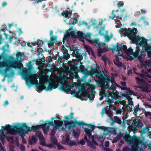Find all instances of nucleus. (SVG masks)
<instances>
[{"mask_svg":"<svg viewBox=\"0 0 151 151\" xmlns=\"http://www.w3.org/2000/svg\"><path fill=\"white\" fill-rule=\"evenodd\" d=\"M47 124L46 122H44L43 124L40 125H37L36 126H32L31 128L28 127L26 124L25 123H22V126L21 124L19 123L17 124L16 125H14L12 127L14 129H15L16 131L21 135H23L28 133V131L30 132L33 131L34 132L36 130L42 128L43 129V132L45 133V130L46 129H49L50 128L49 125H47V127L46 126Z\"/></svg>","mask_w":151,"mask_h":151,"instance_id":"obj_1","label":"nucleus"},{"mask_svg":"<svg viewBox=\"0 0 151 151\" xmlns=\"http://www.w3.org/2000/svg\"><path fill=\"white\" fill-rule=\"evenodd\" d=\"M130 132L126 131L125 134L123 136V138L125 141L128 142L131 147L130 151H141L142 149L138 146L139 145H144L145 143V138L143 137L142 138L139 136H137L134 134L132 136L129 134Z\"/></svg>","mask_w":151,"mask_h":151,"instance_id":"obj_2","label":"nucleus"},{"mask_svg":"<svg viewBox=\"0 0 151 151\" xmlns=\"http://www.w3.org/2000/svg\"><path fill=\"white\" fill-rule=\"evenodd\" d=\"M69 116H65L64 117L65 119L66 120L64 121V122L65 124V127L68 128V130H70L72 128H74L77 126L81 127L83 126H87L89 127L91 130L93 131L95 128H96L97 126H96L94 125L91 124H86L83 121H78L76 119H75L74 121L71 122H69L70 120L69 118Z\"/></svg>","mask_w":151,"mask_h":151,"instance_id":"obj_3","label":"nucleus"},{"mask_svg":"<svg viewBox=\"0 0 151 151\" xmlns=\"http://www.w3.org/2000/svg\"><path fill=\"white\" fill-rule=\"evenodd\" d=\"M89 75L92 76L93 75H94L96 77H98V81H97V85H101L102 83H104L106 81H108V79L106 77H108L107 75H103L101 71L97 68H91V70L89 71Z\"/></svg>","mask_w":151,"mask_h":151,"instance_id":"obj_4","label":"nucleus"},{"mask_svg":"<svg viewBox=\"0 0 151 151\" xmlns=\"http://www.w3.org/2000/svg\"><path fill=\"white\" fill-rule=\"evenodd\" d=\"M88 42L92 45L95 46L97 49V52L99 55H101L102 53L108 50L106 43L102 42H100L99 39L97 38L95 39L88 40Z\"/></svg>","mask_w":151,"mask_h":151,"instance_id":"obj_5","label":"nucleus"},{"mask_svg":"<svg viewBox=\"0 0 151 151\" xmlns=\"http://www.w3.org/2000/svg\"><path fill=\"white\" fill-rule=\"evenodd\" d=\"M23 74L25 78L28 79V80L26 81L27 84L28 86H30L31 85H34L37 83V75L36 74H33L29 69L23 70Z\"/></svg>","mask_w":151,"mask_h":151,"instance_id":"obj_6","label":"nucleus"},{"mask_svg":"<svg viewBox=\"0 0 151 151\" xmlns=\"http://www.w3.org/2000/svg\"><path fill=\"white\" fill-rule=\"evenodd\" d=\"M14 126L11 125L10 124L6 125L5 127L2 126L1 127V129H0V139L2 143L4 142V139L6 138L7 135L4 134V131L6 130L7 133L10 134L12 135L15 134L16 132H17L16 131L15 129H14L12 127Z\"/></svg>","mask_w":151,"mask_h":151,"instance_id":"obj_7","label":"nucleus"},{"mask_svg":"<svg viewBox=\"0 0 151 151\" xmlns=\"http://www.w3.org/2000/svg\"><path fill=\"white\" fill-rule=\"evenodd\" d=\"M111 85L110 86H108L107 88L109 90L112 89L113 91V96L112 99L115 98L116 101H114V104H116L121 103L122 101H121V96H119V93H118L117 91L114 92L116 90V87L115 86H118V85L116 83V82L114 80H111Z\"/></svg>","mask_w":151,"mask_h":151,"instance_id":"obj_8","label":"nucleus"},{"mask_svg":"<svg viewBox=\"0 0 151 151\" xmlns=\"http://www.w3.org/2000/svg\"><path fill=\"white\" fill-rule=\"evenodd\" d=\"M106 78L108 79V80L106 81L104 83H102L101 85H98L101 88L99 92V95L100 96L99 99L100 100L103 99L104 96L106 98V97H107V91H106V89H108L107 88L108 86H109L108 85L109 83L111 81V79H110V77L109 76H108V77H107Z\"/></svg>","mask_w":151,"mask_h":151,"instance_id":"obj_9","label":"nucleus"},{"mask_svg":"<svg viewBox=\"0 0 151 151\" xmlns=\"http://www.w3.org/2000/svg\"><path fill=\"white\" fill-rule=\"evenodd\" d=\"M119 31L121 32L124 31L125 32L124 34V36H127L131 40L137 34V30L135 28H133L132 29L129 28L128 29L126 28H121L119 29Z\"/></svg>","mask_w":151,"mask_h":151,"instance_id":"obj_10","label":"nucleus"},{"mask_svg":"<svg viewBox=\"0 0 151 151\" xmlns=\"http://www.w3.org/2000/svg\"><path fill=\"white\" fill-rule=\"evenodd\" d=\"M119 45H120L118 43H117L116 45L113 46L112 49V50L116 51L118 52L119 56H122L123 53L122 50L124 52H125L127 50V47L126 45H124L122 43L121 45V47Z\"/></svg>","mask_w":151,"mask_h":151,"instance_id":"obj_11","label":"nucleus"},{"mask_svg":"<svg viewBox=\"0 0 151 151\" xmlns=\"http://www.w3.org/2000/svg\"><path fill=\"white\" fill-rule=\"evenodd\" d=\"M142 51L139 49V47L137 45L136 47V51L134 52L133 56L134 58H137L139 60H141L142 58L145 57V56L142 54Z\"/></svg>","mask_w":151,"mask_h":151,"instance_id":"obj_12","label":"nucleus"},{"mask_svg":"<svg viewBox=\"0 0 151 151\" xmlns=\"http://www.w3.org/2000/svg\"><path fill=\"white\" fill-rule=\"evenodd\" d=\"M79 50L78 48L76 49L75 51H73V53L71 54L73 56H75L78 62H80L82 59V56L79 53Z\"/></svg>","mask_w":151,"mask_h":151,"instance_id":"obj_13","label":"nucleus"},{"mask_svg":"<svg viewBox=\"0 0 151 151\" xmlns=\"http://www.w3.org/2000/svg\"><path fill=\"white\" fill-rule=\"evenodd\" d=\"M83 97H87L89 99V100H90V99L91 98V96L90 93L86 89V90L82 92L81 93V95L80 96L79 99H81V100H87L86 99V98H85L84 99H83Z\"/></svg>","mask_w":151,"mask_h":151,"instance_id":"obj_14","label":"nucleus"},{"mask_svg":"<svg viewBox=\"0 0 151 151\" xmlns=\"http://www.w3.org/2000/svg\"><path fill=\"white\" fill-rule=\"evenodd\" d=\"M86 70L85 66L82 65H80L79 68H78L77 65H75L73 67L71 68V70L72 71L78 72H81L82 73L84 72L85 70Z\"/></svg>","mask_w":151,"mask_h":151,"instance_id":"obj_15","label":"nucleus"},{"mask_svg":"<svg viewBox=\"0 0 151 151\" xmlns=\"http://www.w3.org/2000/svg\"><path fill=\"white\" fill-rule=\"evenodd\" d=\"M110 119L112 122L111 123V124H113L114 123H117L119 124H121L122 121L121 119L117 116H115L114 117V119L111 117L110 118Z\"/></svg>","mask_w":151,"mask_h":151,"instance_id":"obj_16","label":"nucleus"},{"mask_svg":"<svg viewBox=\"0 0 151 151\" xmlns=\"http://www.w3.org/2000/svg\"><path fill=\"white\" fill-rule=\"evenodd\" d=\"M127 125H129L128 129L129 130V132L132 131L134 134H135V132L138 130L134 124H133V122L131 125L129 124H127Z\"/></svg>","mask_w":151,"mask_h":151,"instance_id":"obj_17","label":"nucleus"},{"mask_svg":"<svg viewBox=\"0 0 151 151\" xmlns=\"http://www.w3.org/2000/svg\"><path fill=\"white\" fill-rule=\"evenodd\" d=\"M133 124H134L136 126L137 128L138 129L139 127H142L143 125V124L139 119H134L133 121Z\"/></svg>","mask_w":151,"mask_h":151,"instance_id":"obj_18","label":"nucleus"},{"mask_svg":"<svg viewBox=\"0 0 151 151\" xmlns=\"http://www.w3.org/2000/svg\"><path fill=\"white\" fill-rule=\"evenodd\" d=\"M105 113L107 114L108 116L110 117L113 115L112 112L110 110V108H109L108 110L106 108L103 109L102 111V114H103Z\"/></svg>","mask_w":151,"mask_h":151,"instance_id":"obj_19","label":"nucleus"},{"mask_svg":"<svg viewBox=\"0 0 151 151\" xmlns=\"http://www.w3.org/2000/svg\"><path fill=\"white\" fill-rule=\"evenodd\" d=\"M57 119L58 120L62 121L61 119L58 116H56L55 117H52L51 118V121L48 120L46 121V123H47V124L51 126H54V124L53 123V120L54 119Z\"/></svg>","mask_w":151,"mask_h":151,"instance_id":"obj_20","label":"nucleus"},{"mask_svg":"<svg viewBox=\"0 0 151 151\" xmlns=\"http://www.w3.org/2000/svg\"><path fill=\"white\" fill-rule=\"evenodd\" d=\"M141 39V41H140L138 44V45H140V46H142V47L143 48L148 45L147 43V41L145 38L143 37Z\"/></svg>","mask_w":151,"mask_h":151,"instance_id":"obj_21","label":"nucleus"},{"mask_svg":"<svg viewBox=\"0 0 151 151\" xmlns=\"http://www.w3.org/2000/svg\"><path fill=\"white\" fill-rule=\"evenodd\" d=\"M142 38L140 37L137 36L136 34L133 37V38L131 39V40L133 43L137 44L138 42L140 41Z\"/></svg>","mask_w":151,"mask_h":151,"instance_id":"obj_22","label":"nucleus"},{"mask_svg":"<svg viewBox=\"0 0 151 151\" xmlns=\"http://www.w3.org/2000/svg\"><path fill=\"white\" fill-rule=\"evenodd\" d=\"M77 38L86 39V35L82 32L78 31L77 32Z\"/></svg>","mask_w":151,"mask_h":151,"instance_id":"obj_23","label":"nucleus"},{"mask_svg":"<svg viewBox=\"0 0 151 151\" xmlns=\"http://www.w3.org/2000/svg\"><path fill=\"white\" fill-rule=\"evenodd\" d=\"M5 47H6L7 49H8V48H9V45L8 44H7L3 47L2 49L3 50V52L0 55V59H1V58H4V54L5 53V52L6 51V49L5 48Z\"/></svg>","mask_w":151,"mask_h":151,"instance_id":"obj_24","label":"nucleus"},{"mask_svg":"<svg viewBox=\"0 0 151 151\" xmlns=\"http://www.w3.org/2000/svg\"><path fill=\"white\" fill-rule=\"evenodd\" d=\"M37 88L40 91H42L43 89L45 90V89H46V87L44 84L39 83L38 84Z\"/></svg>","mask_w":151,"mask_h":151,"instance_id":"obj_25","label":"nucleus"},{"mask_svg":"<svg viewBox=\"0 0 151 151\" xmlns=\"http://www.w3.org/2000/svg\"><path fill=\"white\" fill-rule=\"evenodd\" d=\"M54 124L55 125V127L57 126V128L61 126L63 124V122L62 121H59L58 120H55L53 122Z\"/></svg>","mask_w":151,"mask_h":151,"instance_id":"obj_26","label":"nucleus"},{"mask_svg":"<svg viewBox=\"0 0 151 151\" xmlns=\"http://www.w3.org/2000/svg\"><path fill=\"white\" fill-rule=\"evenodd\" d=\"M71 12L70 11H68V10H66L65 11H63L61 13V15L66 18H67L69 15L71 16Z\"/></svg>","mask_w":151,"mask_h":151,"instance_id":"obj_27","label":"nucleus"},{"mask_svg":"<svg viewBox=\"0 0 151 151\" xmlns=\"http://www.w3.org/2000/svg\"><path fill=\"white\" fill-rule=\"evenodd\" d=\"M37 138L35 136H34L31 137L29 140V144L31 145L35 144L36 143Z\"/></svg>","mask_w":151,"mask_h":151,"instance_id":"obj_28","label":"nucleus"},{"mask_svg":"<svg viewBox=\"0 0 151 151\" xmlns=\"http://www.w3.org/2000/svg\"><path fill=\"white\" fill-rule=\"evenodd\" d=\"M61 89L63 91L66 93H68L70 92V90H71V89L68 86H66L65 87L62 86L61 87Z\"/></svg>","mask_w":151,"mask_h":151,"instance_id":"obj_29","label":"nucleus"},{"mask_svg":"<svg viewBox=\"0 0 151 151\" xmlns=\"http://www.w3.org/2000/svg\"><path fill=\"white\" fill-rule=\"evenodd\" d=\"M114 63L118 67L122 66L123 63L119 60L118 57H116L115 61L114 62Z\"/></svg>","mask_w":151,"mask_h":151,"instance_id":"obj_30","label":"nucleus"},{"mask_svg":"<svg viewBox=\"0 0 151 151\" xmlns=\"http://www.w3.org/2000/svg\"><path fill=\"white\" fill-rule=\"evenodd\" d=\"M88 83L87 82H85L84 83H81L80 85L81 88L83 91L86 90V88L87 86L88 85Z\"/></svg>","mask_w":151,"mask_h":151,"instance_id":"obj_31","label":"nucleus"},{"mask_svg":"<svg viewBox=\"0 0 151 151\" xmlns=\"http://www.w3.org/2000/svg\"><path fill=\"white\" fill-rule=\"evenodd\" d=\"M84 129L86 134L88 136V138H90L93 131L86 128H84Z\"/></svg>","mask_w":151,"mask_h":151,"instance_id":"obj_32","label":"nucleus"},{"mask_svg":"<svg viewBox=\"0 0 151 151\" xmlns=\"http://www.w3.org/2000/svg\"><path fill=\"white\" fill-rule=\"evenodd\" d=\"M150 61L149 60H146L145 61H142L141 62V64L145 66V67H149L150 66Z\"/></svg>","mask_w":151,"mask_h":151,"instance_id":"obj_33","label":"nucleus"},{"mask_svg":"<svg viewBox=\"0 0 151 151\" xmlns=\"http://www.w3.org/2000/svg\"><path fill=\"white\" fill-rule=\"evenodd\" d=\"M142 48H144V49L143 50L147 53H148L149 52L151 51V46H150L148 45Z\"/></svg>","mask_w":151,"mask_h":151,"instance_id":"obj_34","label":"nucleus"},{"mask_svg":"<svg viewBox=\"0 0 151 151\" xmlns=\"http://www.w3.org/2000/svg\"><path fill=\"white\" fill-rule=\"evenodd\" d=\"M88 86V87L87 88V89H88V91L89 89H91V91H93V90H94L96 88V85L90 84L89 83Z\"/></svg>","mask_w":151,"mask_h":151,"instance_id":"obj_35","label":"nucleus"},{"mask_svg":"<svg viewBox=\"0 0 151 151\" xmlns=\"http://www.w3.org/2000/svg\"><path fill=\"white\" fill-rule=\"evenodd\" d=\"M125 53L127 54L133 55L134 54V52H133V50L131 47L129 48L128 49H127Z\"/></svg>","mask_w":151,"mask_h":151,"instance_id":"obj_36","label":"nucleus"},{"mask_svg":"<svg viewBox=\"0 0 151 151\" xmlns=\"http://www.w3.org/2000/svg\"><path fill=\"white\" fill-rule=\"evenodd\" d=\"M113 94V91L112 92H111V91H109V90L107 91V94H108V96L107 95V97H106V99H108V98H109L110 97H111V99H112Z\"/></svg>","mask_w":151,"mask_h":151,"instance_id":"obj_37","label":"nucleus"},{"mask_svg":"<svg viewBox=\"0 0 151 151\" xmlns=\"http://www.w3.org/2000/svg\"><path fill=\"white\" fill-rule=\"evenodd\" d=\"M120 88L122 90L124 91L125 90H128V93L130 94H131L133 93V91L131 90L129 88H127V87H122V86H120Z\"/></svg>","mask_w":151,"mask_h":151,"instance_id":"obj_38","label":"nucleus"},{"mask_svg":"<svg viewBox=\"0 0 151 151\" xmlns=\"http://www.w3.org/2000/svg\"><path fill=\"white\" fill-rule=\"evenodd\" d=\"M69 34L70 35V36L71 37L73 38H77V35H76V32L75 31H71Z\"/></svg>","mask_w":151,"mask_h":151,"instance_id":"obj_39","label":"nucleus"},{"mask_svg":"<svg viewBox=\"0 0 151 151\" xmlns=\"http://www.w3.org/2000/svg\"><path fill=\"white\" fill-rule=\"evenodd\" d=\"M70 35L69 33H67L65 35L63 38V43L65 42V40H67L70 37Z\"/></svg>","mask_w":151,"mask_h":151,"instance_id":"obj_40","label":"nucleus"},{"mask_svg":"<svg viewBox=\"0 0 151 151\" xmlns=\"http://www.w3.org/2000/svg\"><path fill=\"white\" fill-rule=\"evenodd\" d=\"M51 143L54 145H56L58 143V140L55 137H52L51 139Z\"/></svg>","mask_w":151,"mask_h":151,"instance_id":"obj_41","label":"nucleus"},{"mask_svg":"<svg viewBox=\"0 0 151 151\" xmlns=\"http://www.w3.org/2000/svg\"><path fill=\"white\" fill-rule=\"evenodd\" d=\"M6 139L8 142H10L12 143H14V139L13 137L10 136H7L6 137Z\"/></svg>","mask_w":151,"mask_h":151,"instance_id":"obj_42","label":"nucleus"},{"mask_svg":"<svg viewBox=\"0 0 151 151\" xmlns=\"http://www.w3.org/2000/svg\"><path fill=\"white\" fill-rule=\"evenodd\" d=\"M139 104H138L137 105L135 106L133 109L134 111L138 112L139 111H140V109L142 110L143 109L142 108H139Z\"/></svg>","mask_w":151,"mask_h":151,"instance_id":"obj_43","label":"nucleus"},{"mask_svg":"<svg viewBox=\"0 0 151 151\" xmlns=\"http://www.w3.org/2000/svg\"><path fill=\"white\" fill-rule=\"evenodd\" d=\"M7 62L6 61L1 62L0 61V68L5 67L7 64Z\"/></svg>","mask_w":151,"mask_h":151,"instance_id":"obj_44","label":"nucleus"},{"mask_svg":"<svg viewBox=\"0 0 151 151\" xmlns=\"http://www.w3.org/2000/svg\"><path fill=\"white\" fill-rule=\"evenodd\" d=\"M13 64L16 67L22 65L21 61H15L13 63Z\"/></svg>","mask_w":151,"mask_h":151,"instance_id":"obj_45","label":"nucleus"},{"mask_svg":"<svg viewBox=\"0 0 151 151\" xmlns=\"http://www.w3.org/2000/svg\"><path fill=\"white\" fill-rule=\"evenodd\" d=\"M69 145L70 146L72 147L73 146L77 145V143L75 141H70Z\"/></svg>","mask_w":151,"mask_h":151,"instance_id":"obj_46","label":"nucleus"},{"mask_svg":"<svg viewBox=\"0 0 151 151\" xmlns=\"http://www.w3.org/2000/svg\"><path fill=\"white\" fill-rule=\"evenodd\" d=\"M88 145L90 147L93 148V149H95L96 147L94 144L91 141L89 142L88 143Z\"/></svg>","mask_w":151,"mask_h":151,"instance_id":"obj_47","label":"nucleus"},{"mask_svg":"<svg viewBox=\"0 0 151 151\" xmlns=\"http://www.w3.org/2000/svg\"><path fill=\"white\" fill-rule=\"evenodd\" d=\"M121 96L122 97L126 98L127 100L129 99H131L129 95L127 93H122L121 94Z\"/></svg>","mask_w":151,"mask_h":151,"instance_id":"obj_48","label":"nucleus"},{"mask_svg":"<svg viewBox=\"0 0 151 151\" xmlns=\"http://www.w3.org/2000/svg\"><path fill=\"white\" fill-rule=\"evenodd\" d=\"M96 128H98L101 130H103L104 132L107 131H108L107 128L105 127L104 126H97V127Z\"/></svg>","mask_w":151,"mask_h":151,"instance_id":"obj_49","label":"nucleus"},{"mask_svg":"<svg viewBox=\"0 0 151 151\" xmlns=\"http://www.w3.org/2000/svg\"><path fill=\"white\" fill-rule=\"evenodd\" d=\"M53 86L50 84H49L48 85V87L47 88L46 87V89H45V90L46 91H51L53 88Z\"/></svg>","mask_w":151,"mask_h":151,"instance_id":"obj_50","label":"nucleus"},{"mask_svg":"<svg viewBox=\"0 0 151 151\" xmlns=\"http://www.w3.org/2000/svg\"><path fill=\"white\" fill-rule=\"evenodd\" d=\"M6 67L4 69V72L5 73L9 71L11 68V66L9 65H8L7 63L6 66H5Z\"/></svg>","mask_w":151,"mask_h":151,"instance_id":"obj_51","label":"nucleus"},{"mask_svg":"<svg viewBox=\"0 0 151 151\" xmlns=\"http://www.w3.org/2000/svg\"><path fill=\"white\" fill-rule=\"evenodd\" d=\"M56 145L58 150H61L64 149V147L62 146L60 144L58 143Z\"/></svg>","mask_w":151,"mask_h":151,"instance_id":"obj_52","label":"nucleus"},{"mask_svg":"<svg viewBox=\"0 0 151 151\" xmlns=\"http://www.w3.org/2000/svg\"><path fill=\"white\" fill-rule=\"evenodd\" d=\"M104 30V27H101L99 30V34L101 36L104 35V33L102 32L103 30Z\"/></svg>","mask_w":151,"mask_h":151,"instance_id":"obj_53","label":"nucleus"},{"mask_svg":"<svg viewBox=\"0 0 151 151\" xmlns=\"http://www.w3.org/2000/svg\"><path fill=\"white\" fill-rule=\"evenodd\" d=\"M54 42H53L52 41H51L50 40L48 42V46L49 47H51L52 46H53L54 45Z\"/></svg>","mask_w":151,"mask_h":151,"instance_id":"obj_54","label":"nucleus"},{"mask_svg":"<svg viewBox=\"0 0 151 151\" xmlns=\"http://www.w3.org/2000/svg\"><path fill=\"white\" fill-rule=\"evenodd\" d=\"M37 137L40 139H41L43 138V135L42 133L39 132L37 133Z\"/></svg>","mask_w":151,"mask_h":151,"instance_id":"obj_55","label":"nucleus"},{"mask_svg":"<svg viewBox=\"0 0 151 151\" xmlns=\"http://www.w3.org/2000/svg\"><path fill=\"white\" fill-rule=\"evenodd\" d=\"M16 56L17 58H21L22 56V53L21 52H18L16 54Z\"/></svg>","mask_w":151,"mask_h":151,"instance_id":"obj_56","label":"nucleus"},{"mask_svg":"<svg viewBox=\"0 0 151 151\" xmlns=\"http://www.w3.org/2000/svg\"><path fill=\"white\" fill-rule=\"evenodd\" d=\"M78 24L80 26L83 24H85L86 26H87L88 25V23L87 22H86L85 21H82V22L80 21Z\"/></svg>","mask_w":151,"mask_h":151,"instance_id":"obj_57","label":"nucleus"},{"mask_svg":"<svg viewBox=\"0 0 151 151\" xmlns=\"http://www.w3.org/2000/svg\"><path fill=\"white\" fill-rule=\"evenodd\" d=\"M115 12L114 10H112V11L111 14L112 15V16H109V18L110 19H114V18L116 17V15L114 14V12Z\"/></svg>","mask_w":151,"mask_h":151,"instance_id":"obj_58","label":"nucleus"},{"mask_svg":"<svg viewBox=\"0 0 151 151\" xmlns=\"http://www.w3.org/2000/svg\"><path fill=\"white\" fill-rule=\"evenodd\" d=\"M91 95L93 97H91V99H90V100L91 101L94 99V98L95 97V95L96 94V92L95 91H91Z\"/></svg>","mask_w":151,"mask_h":151,"instance_id":"obj_59","label":"nucleus"},{"mask_svg":"<svg viewBox=\"0 0 151 151\" xmlns=\"http://www.w3.org/2000/svg\"><path fill=\"white\" fill-rule=\"evenodd\" d=\"M40 143L41 145L43 146H45V142L44 139L43 138L40 139Z\"/></svg>","mask_w":151,"mask_h":151,"instance_id":"obj_60","label":"nucleus"},{"mask_svg":"<svg viewBox=\"0 0 151 151\" xmlns=\"http://www.w3.org/2000/svg\"><path fill=\"white\" fill-rule=\"evenodd\" d=\"M70 58V55L68 53L63 55V58L65 60H67Z\"/></svg>","mask_w":151,"mask_h":151,"instance_id":"obj_61","label":"nucleus"},{"mask_svg":"<svg viewBox=\"0 0 151 151\" xmlns=\"http://www.w3.org/2000/svg\"><path fill=\"white\" fill-rule=\"evenodd\" d=\"M102 60L104 63L105 64H106V61L108 60V58L106 56H103L102 57Z\"/></svg>","mask_w":151,"mask_h":151,"instance_id":"obj_62","label":"nucleus"},{"mask_svg":"<svg viewBox=\"0 0 151 151\" xmlns=\"http://www.w3.org/2000/svg\"><path fill=\"white\" fill-rule=\"evenodd\" d=\"M111 37H109L108 35H106L105 37V39L106 41L107 42L109 41L111 39Z\"/></svg>","mask_w":151,"mask_h":151,"instance_id":"obj_63","label":"nucleus"},{"mask_svg":"<svg viewBox=\"0 0 151 151\" xmlns=\"http://www.w3.org/2000/svg\"><path fill=\"white\" fill-rule=\"evenodd\" d=\"M62 50L63 52V55L68 53V50L65 48L64 47H63L62 48Z\"/></svg>","mask_w":151,"mask_h":151,"instance_id":"obj_64","label":"nucleus"}]
</instances>
